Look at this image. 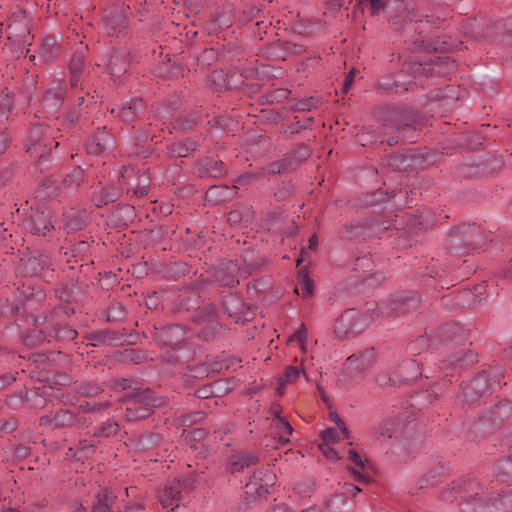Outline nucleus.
<instances>
[{
    "label": "nucleus",
    "mask_w": 512,
    "mask_h": 512,
    "mask_svg": "<svg viewBox=\"0 0 512 512\" xmlns=\"http://www.w3.org/2000/svg\"><path fill=\"white\" fill-rule=\"evenodd\" d=\"M159 502L163 508L175 507L181 500V491L175 481H169L158 493Z\"/></svg>",
    "instance_id": "ddd939ff"
},
{
    "label": "nucleus",
    "mask_w": 512,
    "mask_h": 512,
    "mask_svg": "<svg viewBox=\"0 0 512 512\" xmlns=\"http://www.w3.org/2000/svg\"><path fill=\"white\" fill-rule=\"evenodd\" d=\"M205 168L206 171L214 177L221 176L225 172L223 168V163L221 161L213 159L207 160L205 162Z\"/></svg>",
    "instance_id": "f704fd0d"
},
{
    "label": "nucleus",
    "mask_w": 512,
    "mask_h": 512,
    "mask_svg": "<svg viewBox=\"0 0 512 512\" xmlns=\"http://www.w3.org/2000/svg\"><path fill=\"white\" fill-rule=\"evenodd\" d=\"M257 461H258V457L253 453L239 456L231 462L232 472H239V471L243 470L244 468H248V467L256 464Z\"/></svg>",
    "instance_id": "393cba45"
},
{
    "label": "nucleus",
    "mask_w": 512,
    "mask_h": 512,
    "mask_svg": "<svg viewBox=\"0 0 512 512\" xmlns=\"http://www.w3.org/2000/svg\"><path fill=\"white\" fill-rule=\"evenodd\" d=\"M377 382L379 385L385 386V385H388L391 382V380L389 379L386 381V379L384 377H378Z\"/></svg>",
    "instance_id": "bf43d9fd"
},
{
    "label": "nucleus",
    "mask_w": 512,
    "mask_h": 512,
    "mask_svg": "<svg viewBox=\"0 0 512 512\" xmlns=\"http://www.w3.org/2000/svg\"><path fill=\"white\" fill-rule=\"evenodd\" d=\"M58 51V46L55 38L46 37L42 40L39 50L38 57L43 62L50 61Z\"/></svg>",
    "instance_id": "6ab92c4d"
},
{
    "label": "nucleus",
    "mask_w": 512,
    "mask_h": 512,
    "mask_svg": "<svg viewBox=\"0 0 512 512\" xmlns=\"http://www.w3.org/2000/svg\"><path fill=\"white\" fill-rule=\"evenodd\" d=\"M288 169L285 160L274 161L261 167L258 172L259 177H266L286 172Z\"/></svg>",
    "instance_id": "b1692460"
},
{
    "label": "nucleus",
    "mask_w": 512,
    "mask_h": 512,
    "mask_svg": "<svg viewBox=\"0 0 512 512\" xmlns=\"http://www.w3.org/2000/svg\"><path fill=\"white\" fill-rule=\"evenodd\" d=\"M360 488L352 484H344L341 491L327 498L322 507V512H351L353 510L352 500L348 497L356 496Z\"/></svg>",
    "instance_id": "20e7f679"
},
{
    "label": "nucleus",
    "mask_w": 512,
    "mask_h": 512,
    "mask_svg": "<svg viewBox=\"0 0 512 512\" xmlns=\"http://www.w3.org/2000/svg\"><path fill=\"white\" fill-rule=\"evenodd\" d=\"M322 403H326L329 408V421L332 424L331 427H327L322 430V443L325 444H333L341 439L348 438V429L344 423V421L339 417V415L331 410V405L326 398V396L322 393Z\"/></svg>",
    "instance_id": "6e6552de"
},
{
    "label": "nucleus",
    "mask_w": 512,
    "mask_h": 512,
    "mask_svg": "<svg viewBox=\"0 0 512 512\" xmlns=\"http://www.w3.org/2000/svg\"><path fill=\"white\" fill-rule=\"evenodd\" d=\"M133 194L137 196H145L148 194V179L142 178L140 179V185L133 189Z\"/></svg>",
    "instance_id": "c03bdc74"
},
{
    "label": "nucleus",
    "mask_w": 512,
    "mask_h": 512,
    "mask_svg": "<svg viewBox=\"0 0 512 512\" xmlns=\"http://www.w3.org/2000/svg\"><path fill=\"white\" fill-rule=\"evenodd\" d=\"M483 289H484V287L482 285H480L476 288V291L481 294Z\"/></svg>",
    "instance_id": "69168bd1"
},
{
    "label": "nucleus",
    "mask_w": 512,
    "mask_h": 512,
    "mask_svg": "<svg viewBox=\"0 0 512 512\" xmlns=\"http://www.w3.org/2000/svg\"><path fill=\"white\" fill-rule=\"evenodd\" d=\"M85 66V57L82 52H75L69 63V70L71 72V85L77 86L79 82V76L82 73Z\"/></svg>",
    "instance_id": "a211bd4d"
},
{
    "label": "nucleus",
    "mask_w": 512,
    "mask_h": 512,
    "mask_svg": "<svg viewBox=\"0 0 512 512\" xmlns=\"http://www.w3.org/2000/svg\"><path fill=\"white\" fill-rule=\"evenodd\" d=\"M400 429L399 422L394 419L385 420L377 429V435L380 440L392 438Z\"/></svg>",
    "instance_id": "412c9836"
},
{
    "label": "nucleus",
    "mask_w": 512,
    "mask_h": 512,
    "mask_svg": "<svg viewBox=\"0 0 512 512\" xmlns=\"http://www.w3.org/2000/svg\"><path fill=\"white\" fill-rule=\"evenodd\" d=\"M27 153L33 158L41 159L44 156L42 146L36 142L34 143L32 139L27 144Z\"/></svg>",
    "instance_id": "ea45409f"
},
{
    "label": "nucleus",
    "mask_w": 512,
    "mask_h": 512,
    "mask_svg": "<svg viewBox=\"0 0 512 512\" xmlns=\"http://www.w3.org/2000/svg\"><path fill=\"white\" fill-rule=\"evenodd\" d=\"M393 307H391L389 313H404L406 311H409L410 309H413L416 307V300L415 299H403V298H396L392 301Z\"/></svg>",
    "instance_id": "cd10ccee"
},
{
    "label": "nucleus",
    "mask_w": 512,
    "mask_h": 512,
    "mask_svg": "<svg viewBox=\"0 0 512 512\" xmlns=\"http://www.w3.org/2000/svg\"><path fill=\"white\" fill-rule=\"evenodd\" d=\"M9 142L8 135L5 132L0 133V155L4 152Z\"/></svg>",
    "instance_id": "8fccbe9b"
},
{
    "label": "nucleus",
    "mask_w": 512,
    "mask_h": 512,
    "mask_svg": "<svg viewBox=\"0 0 512 512\" xmlns=\"http://www.w3.org/2000/svg\"><path fill=\"white\" fill-rule=\"evenodd\" d=\"M298 106L301 110H310L312 107L309 101L300 102Z\"/></svg>",
    "instance_id": "5fc2aeb1"
},
{
    "label": "nucleus",
    "mask_w": 512,
    "mask_h": 512,
    "mask_svg": "<svg viewBox=\"0 0 512 512\" xmlns=\"http://www.w3.org/2000/svg\"><path fill=\"white\" fill-rule=\"evenodd\" d=\"M313 291L314 281L310 278L307 268L303 267L298 271V285L295 288V292L303 297H308Z\"/></svg>",
    "instance_id": "dca6fc26"
},
{
    "label": "nucleus",
    "mask_w": 512,
    "mask_h": 512,
    "mask_svg": "<svg viewBox=\"0 0 512 512\" xmlns=\"http://www.w3.org/2000/svg\"><path fill=\"white\" fill-rule=\"evenodd\" d=\"M306 340V331L303 328L296 331L289 339V341H298L300 345L302 346L304 341Z\"/></svg>",
    "instance_id": "de8ad7c7"
},
{
    "label": "nucleus",
    "mask_w": 512,
    "mask_h": 512,
    "mask_svg": "<svg viewBox=\"0 0 512 512\" xmlns=\"http://www.w3.org/2000/svg\"><path fill=\"white\" fill-rule=\"evenodd\" d=\"M322 456L329 460H337L339 459V453L332 447L329 446V444L322 443Z\"/></svg>",
    "instance_id": "79ce46f5"
},
{
    "label": "nucleus",
    "mask_w": 512,
    "mask_h": 512,
    "mask_svg": "<svg viewBox=\"0 0 512 512\" xmlns=\"http://www.w3.org/2000/svg\"><path fill=\"white\" fill-rule=\"evenodd\" d=\"M464 30L473 37H490L493 34H500L506 44L512 45V17L489 25L483 17L468 19L464 24Z\"/></svg>",
    "instance_id": "7ed1b4c3"
},
{
    "label": "nucleus",
    "mask_w": 512,
    "mask_h": 512,
    "mask_svg": "<svg viewBox=\"0 0 512 512\" xmlns=\"http://www.w3.org/2000/svg\"><path fill=\"white\" fill-rule=\"evenodd\" d=\"M198 397L200 398H208L210 394L208 393L207 389H200L197 392Z\"/></svg>",
    "instance_id": "6e6d98bb"
},
{
    "label": "nucleus",
    "mask_w": 512,
    "mask_h": 512,
    "mask_svg": "<svg viewBox=\"0 0 512 512\" xmlns=\"http://www.w3.org/2000/svg\"><path fill=\"white\" fill-rule=\"evenodd\" d=\"M118 424L114 422L104 423L101 427L93 432L96 437H109L117 433Z\"/></svg>",
    "instance_id": "473e14b6"
},
{
    "label": "nucleus",
    "mask_w": 512,
    "mask_h": 512,
    "mask_svg": "<svg viewBox=\"0 0 512 512\" xmlns=\"http://www.w3.org/2000/svg\"><path fill=\"white\" fill-rule=\"evenodd\" d=\"M259 175L258 173H246V174H243V175H240L237 180H236V183L238 185H248L250 184L255 178H258Z\"/></svg>",
    "instance_id": "a18cd8bd"
},
{
    "label": "nucleus",
    "mask_w": 512,
    "mask_h": 512,
    "mask_svg": "<svg viewBox=\"0 0 512 512\" xmlns=\"http://www.w3.org/2000/svg\"><path fill=\"white\" fill-rule=\"evenodd\" d=\"M386 0H369L372 14H377L381 9L386 6Z\"/></svg>",
    "instance_id": "49530a36"
},
{
    "label": "nucleus",
    "mask_w": 512,
    "mask_h": 512,
    "mask_svg": "<svg viewBox=\"0 0 512 512\" xmlns=\"http://www.w3.org/2000/svg\"><path fill=\"white\" fill-rule=\"evenodd\" d=\"M114 497L108 490L101 491L97 496L92 512H114L110 508L113 504Z\"/></svg>",
    "instance_id": "4be33fe9"
},
{
    "label": "nucleus",
    "mask_w": 512,
    "mask_h": 512,
    "mask_svg": "<svg viewBox=\"0 0 512 512\" xmlns=\"http://www.w3.org/2000/svg\"><path fill=\"white\" fill-rule=\"evenodd\" d=\"M163 404V398L155 396L150 389L138 391L128 397L124 416L128 421L146 418L152 413L153 408Z\"/></svg>",
    "instance_id": "f03ea898"
},
{
    "label": "nucleus",
    "mask_w": 512,
    "mask_h": 512,
    "mask_svg": "<svg viewBox=\"0 0 512 512\" xmlns=\"http://www.w3.org/2000/svg\"><path fill=\"white\" fill-rule=\"evenodd\" d=\"M98 390H99V388H98V387H92V388L87 392V394H89V395L97 394V393H98Z\"/></svg>",
    "instance_id": "e2e57ef3"
},
{
    "label": "nucleus",
    "mask_w": 512,
    "mask_h": 512,
    "mask_svg": "<svg viewBox=\"0 0 512 512\" xmlns=\"http://www.w3.org/2000/svg\"><path fill=\"white\" fill-rule=\"evenodd\" d=\"M164 333L167 335V337L171 338L168 341V344L172 345L176 342H179L180 337L184 334V331L179 326H170L165 329Z\"/></svg>",
    "instance_id": "e433bc0d"
},
{
    "label": "nucleus",
    "mask_w": 512,
    "mask_h": 512,
    "mask_svg": "<svg viewBox=\"0 0 512 512\" xmlns=\"http://www.w3.org/2000/svg\"><path fill=\"white\" fill-rule=\"evenodd\" d=\"M144 105L141 99H135L125 102L118 111V117L125 123H129L138 118Z\"/></svg>",
    "instance_id": "4468645a"
},
{
    "label": "nucleus",
    "mask_w": 512,
    "mask_h": 512,
    "mask_svg": "<svg viewBox=\"0 0 512 512\" xmlns=\"http://www.w3.org/2000/svg\"><path fill=\"white\" fill-rule=\"evenodd\" d=\"M12 101L8 95H0V121L8 119Z\"/></svg>",
    "instance_id": "c9c22d12"
},
{
    "label": "nucleus",
    "mask_w": 512,
    "mask_h": 512,
    "mask_svg": "<svg viewBox=\"0 0 512 512\" xmlns=\"http://www.w3.org/2000/svg\"><path fill=\"white\" fill-rule=\"evenodd\" d=\"M114 64H115V63H114V58H113V57H111V58H110V60H109V62H108V66L110 67V70H111V74H112V75H116V74H118V72H116V71H115V69H114V67H113V66H114Z\"/></svg>",
    "instance_id": "13d9d810"
},
{
    "label": "nucleus",
    "mask_w": 512,
    "mask_h": 512,
    "mask_svg": "<svg viewBox=\"0 0 512 512\" xmlns=\"http://www.w3.org/2000/svg\"><path fill=\"white\" fill-rule=\"evenodd\" d=\"M457 233L459 236L467 237L470 246L476 247L474 240L480 235V228L478 226L475 224L464 225L457 229Z\"/></svg>",
    "instance_id": "c85d7f7f"
},
{
    "label": "nucleus",
    "mask_w": 512,
    "mask_h": 512,
    "mask_svg": "<svg viewBox=\"0 0 512 512\" xmlns=\"http://www.w3.org/2000/svg\"><path fill=\"white\" fill-rule=\"evenodd\" d=\"M318 246V237L316 234L312 235L309 239V250H316Z\"/></svg>",
    "instance_id": "864d4df0"
},
{
    "label": "nucleus",
    "mask_w": 512,
    "mask_h": 512,
    "mask_svg": "<svg viewBox=\"0 0 512 512\" xmlns=\"http://www.w3.org/2000/svg\"><path fill=\"white\" fill-rule=\"evenodd\" d=\"M273 426L277 429V431L280 433L279 436V443L285 444L289 442V435L292 434L293 428L288 422L286 418L281 417L280 415H276L275 419L273 420Z\"/></svg>",
    "instance_id": "aec40b11"
},
{
    "label": "nucleus",
    "mask_w": 512,
    "mask_h": 512,
    "mask_svg": "<svg viewBox=\"0 0 512 512\" xmlns=\"http://www.w3.org/2000/svg\"><path fill=\"white\" fill-rule=\"evenodd\" d=\"M169 512H192V509L187 507L186 505H181L180 503H177L175 507H172Z\"/></svg>",
    "instance_id": "3c124183"
},
{
    "label": "nucleus",
    "mask_w": 512,
    "mask_h": 512,
    "mask_svg": "<svg viewBox=\"0 0 512 512\" xmlns=\"http://www.w3.org/2000/svg\"><path fill=\"white\" fill-rule=\"evenodd\" d=\"M250 216L249 208H246L245 211H240L235 209L229 213L228 221L231 224H237L242 221L243 218H248Z\"/></svg>",
    "instance_id": "58836bf2"
},
{
    "label": "nucleus",
    "mask_w": 512,
    "mask_h": 512,
    "mask_svg": "<svg viewBox=\"0 0 512 512\" xmlns=\"http://www.w3.org/2000/svg\"><path fill=\"white\" fill-rule=\"evenodd\" d=\"M53 228L51 222L47 219V217L42 213L39 215L29 226V230L33 234L38 235H46Z\"/></svg>",
    "instance_id": "5701e85b"
},
{
    "label": "nucleus",
    "mask_w": 512,
    "mask_h": 512,
    "mask_svg": "<svg viewBox=\"0 0 512 512\" xmlns=\"http://www.w3.org/2000/svg\"><path fill=\"white\" fill-rule=\"evenodd\" d=\"M215 190H217V187L212 186L208 192V194H212Z\"/></svg>",
    "instance_id": "774afa93"
},
{
    "label": "nucleus",
    "mask_w": 512,
    "mask_h": 512,
    "mask_svg": "<svg viewBox=\"0 0 512 512\" xmlns=\"http://www.w3.org/2000/svg\"><path fill=\"white\" fill-rule=\"evenodd\" d=\"M301 375L307 379L306 373L301 366H290L286 369L285 374L279 378V384L284 386L288 383H292Z\"/></svg>",
    "instance_id": "bb28decb"
},
{
    "label": "nucleus",
    "mask_w": 512,
    "mask_h": 512,
    "mask_svg": "<svg viewBox=\"0 0 512 512\" xmlns=\"http://www.w3.org/2000/svg\"><path fill=\"white\" fill-rule=\"evenodd\" d=\"M371 265H372V263L368 258H366V257L358 258L357 262H356L355 270L362 269L364 273H367V272L371 271ZM370 276L371 275L365 274L364 279H368Z\"/></svg>",
    "instance_id": "a19ab883"
},
{
    "label": "nucleus",
    "mask_w": 512,
    "mask_h": 512,
    "mask_svg": "<svg viewBox=\"0 0 512 512\" xmlns=\"http://www.w3.org/2000/svg\"><path fill=\"white\" fill-rule=\"evenodd\" d=\"M504 166V161L502 158H496L486 163H483L481 166V173L483 174H493L495 172L500 171Z\"/></svg>",
    "instance_id": "2f4dec72"
},
{
    "label": "nucleus",
    "mask_w": 512,
    "mask_h": 512,
    "mask_svg": "<svg viewBox=\"0 0 512 512\" xmlns=\"http://www.w3.org/2000/svg\"><path fill=\"white\" fill-rule=\"evenodd\" d=\"M196 149V143L192 140L185 139L167 146V153L172 157H187Z\"/></svg>",
    "instance_id": "2eb2a0df"
},
{
    "label": "nucleus",
    "mask_w": 512,
    "mask_h": 512,
    "mask_svg": "<svg viewBox=\"0 0 512 512\" xmlns=\"http://www.w3.org/2000/svg\"><path fill=\"white\" fill-rule=\"evenodd\" d=\"M373 357H374L373 350L372 349L371 350H366L365 352L361 353L360 355H352V356H350L347 359V365L348 366H353L354 364L359 362V364L356 365V368L363 369V368H365L366 366H368L370 364V362L373 359Z\"/></svg>",
    "instance_id": "a878e982"
},
{
    "label": "nucleus",
    "mask_w": 512,
    "mask_h": 512,
    "mask_svg": "<svg viewBox=\"0 0 512 512\" xmlns=\"http://www.w3.org/2000/svg\"><path fill=\"white\" fill-rule=\"evenodd\" d=\"M84 171L80 167L74 168L64 179V184L68 187H78L83 182Z\"/></svg>",
    "instance_id": "7c9ffc66"
},
{
    "label": "nucleus",
    "mask_w": 512,
    "mask_h": 512,
    "mask_svg": "<svg viewBox=\"0 0 512 512\" xmlns=\"http://www.w3.org/2000/svg\"><path fill=\"white\" fill-rule=\"evenodd\" d=\"M447 64L449 65V68L448 70H452L454 67H455V62L454 61H448Z\"/></svg>",
    "instance_id": "0e129e2a"
},
{
    "label": "nucleus",
    "mask_w": 512,
    "mask_h": 512,
    "mask_svg": "<svg viewBox=\"0 0 512 512\" xmlns=\"http://www.w3.org/2000/svg\"><path fill=\"white\" fill-rule=\"evenodd\" d=\"M398 138H399V137H397V138L391 137V138L387 139V143H388L390 146H392V145H394V144H396V143L398 142Z\"/></svg>",
    "instance_id": "680f3d73"
},
{
    "label": "nucleus",
    "mask_w": 512,
    "mask_h": 512,
    "mask_svg": "<svg viewBox=\"0 0 512 512\" xmlns=\"http://www.w3.org/2000/svg\"><path fill=\"white\" fill-rule=\"evenodd\" d=\"M374 276L377 278V281H380L381 279H384L383 275H378L377 273Z\"/></svg>",
    "instance_id": "338daca9"
},
{
    "label": "nucleus",
    "mask_w": 512,
    "mask_h": 512,
    "mask_svg": "<svg viewBox=\"0 0 512 512\" xmlns=\"http://www.w3.org/2000/svg\"><path fill=\"white\" fill-rule=\"evenodd\" d=\"M113 139L107 132H102L95 136L88 144V151L92 154H98L113 147Z\"/></svg>",
    "instance_id": "f3484780"
},
{
    "label": "nucleus",
    "mask_w": 512,
    "mask_h": 512,
    "mask_svg": "<svg viewBox=\"0 0 512 512\" xmlns=\"http://www.w3.org/2000/svg\"><path fill=\"white\" fill-rule=\"evenodd\" d=\"M77 336V332L75 330L69 329L67 337L70 339H74Z\"/></svg>",
    "instance_id": "052dcab7"
},
{
    "label": "nucleus",
    "mask_w": 512,
    "mask_h": 512,
    "mask_svg": "<svg viewBox=\"0 0 512 512\" xmlns=\"http://www.w3.org/2000/svg\"><path fill=\"white\" fill-rule=\"evenodd\" d=\"M380 313H384V308L381 307L379 312L378 304L374 301L366 303L365 312L361 315L354 309H349L337 319L334 332L339 338L353 336L363 331Z\"/></svg>",
    "instance_id": "f257e3e1"
},
{
    "label": "nucleus",
    "mask_w": 512,
    "mask_h": 512,
    "mask_svg": "<svg viewBox=\"0 0 512 512\" xmlns=\"http://www.w3.org/2000/svg\"><path fill=\"white\" fill-rule=\"evenodd\" d=\"M307 254L306 249H302L299 258L297 259V265L305 260V255Z\"/></svg>",
    "instance_id": "4d7b16f0"
},
{
    "label": "nucleus",
    "mask_w": 512,
    "mask_h": 512,
    "mask_svg": "<svg viewBox=\"0 0 512 512\" xmlns=\"http://www.w3.org/2000/svg\"><path fill=\"white\" fill-rule=\"evenodd\" d=\"M103 30L108 37L112 38H119L128 34V25L123 7L105 10Z\"/></svg>",
    "instance_id": "423d86ee"
},
{
    "label": "nucleus",
    "mask_w": 512,
    "mask_h": 512,
    "mask_svg": "<svg viewBox=\"0 0 512 512\" xmlns=\"http://www.w3.org/2000/svg\"><path fill=\"white\" fill-rule=\"evenodd\" d=\"M76 423V417L68 410H59L40 418V425L51 429L71 427Z\"/></svg>",
    "instance_id": "f8f14e48"
},
{
    "label": "nucleus",
    "mask_w": 512,
    "mask_h": 512,
    "mask_svg": "<svg viewBox=\"0 0 512 512\" xmlns=\"http://www.w3.org/2000/svg\"><path fill=\"white\" fill-rule=\"evenodd\" d=\"M119 195L120 190L118 188H105L101 192L99 199H94V203L97 207H101L108 204L109 202H114L119 197Z\"/></svg>",
    "instance_id": "c756f323"
},
{
    "label": "nucleus",
    "mask_w": 512,
    "mask_h": 512,
    "mask_svg": "<svg viewBox=\"0 0 512 512\" xmlns=\"http://www.w3.org/2000/svg\"><path fill=\"white\" fill-rule=\"evenodd\" d=\"M21 14H23V16L8 24L7 37L10 41L25 47L26 45H30V29L24 16L25 11L21 10Z\"/></svg>",
    "instance_id": "9b49d317"
},
{
    "label": "nucleus",
    "mask_w": 512,
    "mask_h": 512,
    "mask_svg": "<svg viewBox=\"0 0 512 512\" xmlns=\"http://www.w3.org/2000/svg\"><path fill=\"white\" fill-rule=\"evenodd\" d=\"M206 3V0H185V5L191 13H198Z\"/></svg>",
    "instance_id": "37998d69"
},
{
    "label": "nucleus",
    "mask_w": 512,
    "mask_h": 512,
    "mask_svg": "<svg viewBox=\"0 0 512 512\" xmlns=\"http://www.w3.org/2000/svg\"><path fill=\"white\" fill-rule=\"evenodd\" d=\"M361 228L358 226L352 227L350 231H348L347 236L349 238H358L361 236L360 230Z\"/></svg>",
    "instance_id": "603ef678"
},
{
    "label": "nucleus",
    "mask_w": 512,
    "mask_h": 512,
    "mask_svg": "<svg viewBox=\"0 0 512 512\" xmlns=\"http://www.w3.org/2000/svg\"><path fill=\"white\" fill-rule=\"evenodd\" d=\"M353 80H354V71H350L349 74L346 76L344 82H343V85H342V90H343V93H347L351 84L353 83Z\"/></svg>",
    "instance_id": "09e8293b"
},
{
    "label": "nucleus",
    "mask_w": 512,
    "mask_h": 512,
    "mask_svg": "<svg viewBox=\"0 0 512 512\" xmlns=\"http://www.w3.org/2000/svg\"><path fill=\"white\" fill-rule=\"evenodd\" d=\"M380 87L383 88L384 90H388V91H395V92H402V91H406L408 90V86L407 84L405 83H400L398 81H395L393 84L385 81V80H381L380 83H379Z\"/></svg>",
    "instance_id": "4c0bfd02"
},
{
    "label": "nucleus",
    "mask_w": 512,
    "mask_h": 512,
    "mask_svg": "<svg viewBox=\"0 0 512 512\" xmlns=\"http://www.w3.org/2000/svg\"><path fill=\"white\" fill-rule=\"evenodd\" d=\"M213 270L215 279L220 285L234 287L239 282L238 277L250 274L253 268L250 265L241 268L233 261H221L213 267Z\"/></svg>",
    "instance_id": "39448f33"
},
{
    "label": "nucleus",
    "mask_w": 512,
    "mask_h": 512,
    "mask_svg": "<svg viewBox=\"0 0 512 512\" xmlns=\"http://www.w3.org/2000/svg\"><path fill=\"white\" fill-rule=\"evenodd\" d=\"M276 482V475L271 470L254 472L246 484V494L249 498L265 497Z\"/></svg>",
    "instance_id": "0eeeda50"
},
{
    "label": "nucleus",
    "mask_w": 512,
    "mask_h": 512,
    "mask_svg": "<svg viewBox=\"0 0 512 512\" xmlns=\"http://www.w3.org/2000/svg\"><path fill=\"white\" fill-rule=\"evenodd\" d=\"M177 483V486L179 485V490L182 491H191L195 488L196 485V479L194 475L187 474L182 476L179 479L174 480Z\"/></svg>",
    "instance_id": "72a5a7b5"
},
{
    "label": "nucleus",
    "mask_w": 512,
    "mask_h": 512,
    "mask_svg": "<svg viewBox=\"0 0 512 512\" xmlns=\"http://www.w3.org/2000/svg\"><path fill=\"white\" fill-rule=\"evenodd\" d=\"M348 460L357 468L352 469L357 481L369 483L371 477L369 471L372 470V463L365 455L361 454L356 448H349L347 451Z\"/></svg>",
    "instance_id": "9d476101"
},
{
    "label": "nucleus",
    "mask_w": 512,
    "mask_h": 512,
    "mask_svg": "<svg viewBox=\"0 0 512 512\" xmlns=\"http://www.w3.org/2000/svg\"><path fill=\"white\" fill-rule=\"evenodd\" d=\"M64 93V83L62 81L53 82L45 92L42 103V111H38V113H46L50 116H53L62 105L64 100Z\"/></svg>",
    "instance_id": "1a4fd4ad"
}]
</instances>
